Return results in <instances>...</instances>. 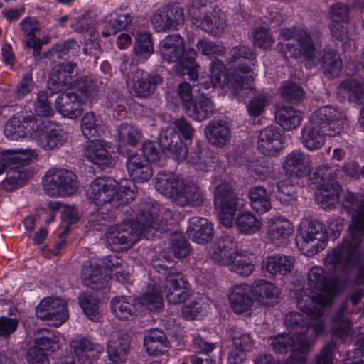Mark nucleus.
<instances>
[{"mask_svg":"<svg viewBox=\"0 0 364 364\" xmlns=\"http://www.w3.org/2000/svg\"><path fill=\"white\" fill-rule=\"evenodd\" d=\"M281 97L287 102L298 104L302 102L304 91L296 82H287L282 86Z\"/></svg>","mask_w":364,"mask_h":364,"instance_id":"nucleus-63","label":"nucleus"},{"mask_svg":"<svg viewBox=\"0 0 364 364\" xmlns=\"http://www.w3.org/2000/svg\"><path fill=\"white\" fill-rule=\"evenodd\" d=\"M338 277L334 274V277H328L326 272L321 267H311L307 274L308 284L317 290L334 294L338 290Z\"/></svg>","mask_w":364,"mask_h":364,"instance_id":"nucleus-26","label":"nucleus"},{"mask_svg":"<svg viewBox=\"0 0 364 364\" xmlns=\"http://www.w3.org/2000/svg\"><path fill=\"white\" fill-rule=\"evenodd\" d=\"M293 298L298 309L306 316L299 312H289L285 316V326L290 334L310 339L306 336L309 329L308 316L312 320L321 318L323 314V309L327 305V300L318 293H312L309 296L303 289L294 291Z\"/></svg>","mask_w":364,"mask_h":364,"instance_id":"nucleus-2","label":"nucleus"},{"mask_svg":"<svg viewBox=\"0 0 364 364\" xmlns=\"http://www.w3.org/2000/svg\"><path fill=\"white\" fill-rule=\"evenodd\" d=\"M136 192V186L132 181H125L118 188L114 181L98 178L89 185L86 195L97 205L109 203L118 208L134 200Z\"/></svg>","mask_w":364,"mask_h":364,"instance_id":"nucleus-4","label":"nucleus"},{"mask_svg":"<svg viewBox=\"0 0 364 364\" xmlns=\"http://www.w3.org/2000/svg\"><path fill=\"white\" fill-rule=\"evenodd\" d=\"M36 315L48 322L49 326H60L68 318V310L65 301L58 298H46L36 307Z\"/></svg>","mask_w":364,"mask_h":364,"instance_id":"nucleus-15","label":"nucleus"},{"mask_svg":"<svg viewBox=\"0 0 364 364\" xmlns=\"http://www.w3.org/2000/svg\"><path fill=\"white\" fill-rule=\"evenodd\" d=\"M136 300L137 306H144L151 311H159L164 306L162 296L159 293V287L156 285Z\"/></svg>","mask_w":364,"mask_h":364,"instance_id":"nucleus-56","label":"nucleus"},{"mask_svg":"<svg viewBox=\"0 0 364 364\" xmlns=\"http://www.w3.org/2000/svg\"><path fill=\"white\" fill-rule=\"evenodd\" d=\"M82 132L89 139H96L102 133V120L93 112L85 113L81 119Z\"/></svg>","mask_w":364,"mask_h":364,"instance_id":"nucleus-50","label":"nucleus"},{"mask_svg":"<svg viewBox=\"0 0 364 364\" xmlns=\"http://www.w3.org/2000/svg\"><path fill=\"white\" fill-rule=\"evenodd\" d=\"M38 129L33 136L37 144L45 150H51L63 145L64 138L62 129L50 121L38 122Z\"/></svg>","mask_w":364,"mask_h":364,"instance_id":"nucleus-20","label":"nucleus"},{"mask_svg":"<svg viewBox=\"0 0 364 364\" xmlns=\"http://www.w3.org/2000/svg\"><path fill=\"white\" fill-rule=\"evenodd\" d=\"M235 69V72L228 73V81L226 85L230 90L232 95L240 101L247 97L252 89L251 80L250 79L245 80V77L237 73Z\"/></svg>","mask_w":364,"mask_h":364,"instance_id":"nucleus-46","label":"nucleus"},{"mask_svg":"<svg viewBox=\"0 0 364 364\" xmlns=\"http://www.w3.org/2000/svg\"><path fill=\"white\" fill-rule=\"evenodd\" d=\"M84 156L90 162L100 165L108 166L112 164V157L105 146L96 139H92L87 144Z\"/></svg>","mask_w":364,"mask_h":364,"instance_id":"nucleus-48","label":"nucleus"},{"mask_svg":"<svg viewBox=\"0 0 364 364\" xmlns=\"http://www.w3.org/2000/svg\"><path fill=\"white\" fill-rule=\"evenodd\" d=\"M162 83L163 78L160 75L136 69L132 73L128 85L133 96L148 98L155 92L157 86Z\"/></svg>","mask_w":364,"mask_h":364,"instance_id":"nucleus-16","label":"nucleus"},{"mask_svg":"<svg viewBox=\"0 0 364 364\" xmlns=\"http://www.w3.org/2000/svg\"><path fill=\"white\" fill-rule=\"evenodd\" d=\"M127 171L132 178V182L144 183L149 181L153 176L151 165L146 157H141L138 151L130 154L127 159Z\"/></svg>","mask_w":364,"mask_h":364,"instance_id":"nucleus-28","label":"nucleus"},{"mask_svg":"<svg viewBox=\"0 0 364 364\" xmlns=\"http://www.w3.org/2000/svg\"><path fill=\"white\" fill-rule=\"evenodd\" d=\"M296 43L295 45L286 44L290 55L296 58H303L308 67L318 62L316 55L321 48L320 32L311 33L307 29L304 28L296 35Z\"/></svg>","mask_w":364,"mask_h":364,"instance_id":"nucleus-12","label":"nucleus"},{"mask_svg":"<svg viewBox=\"0 0 364 364\" xmlns=\"http://www.w3.org/2000/svg\"><path fill=\"white\" fill-rule=\"evenodd\" d=\"M117 138L120 147L127 145L136 146L142 138V133L137 127L127 123H122L117 127Z\"/></svg>","mask_w":364,"mask_h":364,"instance_id":"nucleus-51","label":"nucleus"},{"mask_svg":"<svg viewBox=\"0 0 364 364\" xmlns=\"http://www.w3.org/2000/svg\"><path fill=\"white\" fill-rule=\"evenodd\" d=\"M234 242L231 237H222L212 246L210 255L215 263L221 265H230L234 262L235 251Z\"/></svg>","mask_w":364,"mask_h":364,"instance_id":"nucleus-34","label":"nucleus"},{"mask_svg":"<svg viewBox=\"0 0 364 364\" xmlns=\"http://www.w3.org/2000/svg\"><path fill=\"white\" fill-rule=\"evenodd\" d=\"M275 119L284 129L293 130L300 125L302 117L301 113L293 107L282 106L276 109Z\"/></svg>","mask_w":364,"mask_h":364,"instance_id":"nucleus-47","label":"nucleus"},{"mask_svg":"<svg viewBox=\"0 0 364 364\" xmlns=\"http://www.w3.org/2000/svg\"><path fill=\"white\" fill-rule=\"evenodd\" d=\"M269 345L278 353L291 351L286 364H304L311 345V339L296 337L290 333H281L269 338Z\"/></svg>","mask_w":364,"mask_h":364,"instance_id":"nucleus-7","label":"nucleus"},{"mask_svg":"<svg viewBox=\"0 0 364 364\" xmlns=\"http://www.w3.org/2000/svg\"><path fill=\"white\" fill-rule=\"evenodd\" d=\"M294 258L282 254H274L267 257L262 261V268L273 277L284 276L291 271Z\"/></svg>","mask_w":364,"mask_h":364,"instance_id":"nucleus-35","label":"nucleus"},{"mask_svg":"<svg viewBox=\"0 0 364 364\" xmlns=\"http://www.w3.org/2000/svg\"><path fill=\"white\" fill-rule=\"evenodd\" d=\"M343 206L348 213L353 215L350 225L364 228V194L345 193Z\"/></svg>","mask_w":364,"mask_h":364,"instance_id":"nucleus-37","label":"nucleus"},{"mask_svg":"<svg viewBox=\"0 0 364 364\" xmlns=\"http://www.w3.org/2000/svg\"><path fill=\"white\" fill-rule=\"evenodd\" d=\"M78 299L80 306L87 317L93 321H99L101 314L99 310L98 299L87 293L81 294Z\"/></svg>","mask_w":364,"mask_h":364,"instance_id":"nucleus-59","label":"nucleus"},{"mask_svg":"<svg viewBox=\"0 0 364 364\" xmlns=\"http://www.w3.org/2000/svg\"><path fill=\"white\" fill-rule=\"evenodd\" d=\"M252 294V287L247 284L232 287L228 299L232 311L238 314L247 311L253 304Z\"/></svg>","mask_w":364,"mask_h":364,"instance_id":"nucleus-29","label":"nucleus"},{"mask_svg":"<svg viewBox=\"0 0 364 364\" xmlns=\"http://www.w3.org/2000/svg\"><path fill=\"white\" fill-rule=\"evenodd\" d=\"M190 284L179 273L168 272L166 277L164 291L169 304L184 302L190 296Z\"/></svg>","mask_w":364,"mask_h":364,"instance_id":"nucleus-21","label":"nucleus"},{"mask_svg":"<svg viewBox=\"0 0 364 364\" xmlns=\"http://www.w3.org/2000/svg\"><path fill=\"white\" fill-rule=\"evenodd\" d=\"M81 278L84 284L93 290L105 288L108 282V277L102 276L100 265L91 261L84 262Z\"/></svg>","mask_w":364,"mask_h":364,"instance_id":"nucleus-36","label":"nucleus"},{"mask_svg":"<svg viewBox=\"0 0 364 364\" xmlns=\"http://www.w3.org/2000/svg\"><path fill=\"white\" fill-rule=\"evenodd\" d=\"M311 163L309 155L294 150L284 157L282 168L290 178H303L311 172Z\"/></svg>","mask_w":364,"mask_h":364,"instance_id":"nucleus-19","label":"nucleus"},{"mask_svg":"<svg viewBox=\"0 0 364 364\" xmlns=\"http://www.w3.org/2000/svg\"><path fill=\"white\" fill-rule=\"evenodd\" d=\"M107 18H108L109 16ZM132 20V17L129 14L117 15L114 18L112 14H110L109 19L102 31V36L107 38L116 34L118 31L126 28Z\"/></svg>","mask_w":364,"mask_h":364,"instance_id":"nucleus-58","label":"nucleus"},{"mask_svg":"<svg viewBox=\"0 0 364 364\" xmlns=\"http://www.w3.org/2000/svg\"><path fill=\"white\" fill-rule=\"evenodd\" d=\"M139 211V222L145 228L146 239L148 240L153 237L156 231L164 230L173 215L170 209L161 207L153 200L142 202Z\"/></svg>","mask_w":364,"mask_h":364,"instance_id":"nucleus-9","label":"nucleus"},{"mask_svg":"<svg viewBox=\"0 0 364 364\" xmlns=\"http://www.w3.org/2000/svg\"><path fill=\"white\" fill-rule=\"evenodd\" d=\"M75 358L80 364H92V360L103 352V347L89 338L78 336L70 341Z\"/></svg>","mask_w":364,"mask_h":364,"instance_id":"nucleus-23","label":"nucleus"},{"mask_svg":"<svg viewBox=\"0 0 364 364\" xmlns=\"http://www.w3.org/2000/svg\"><path fill=\"white\" fill-rule=\"evenodd\" d=\"M43 185L50 196H70L78 188L77 176L66 169H51L46 173Z\"/></svg>","mask_w":364,"mask_h":364,"instance_id":"nucleus-11","label":"nucleus"},{"mask_svg":"<svg viewBox=\"0 0 364 364\" xmlns=\"http://www.w3.org/2000/svg\"><path fill=\"white\" fill-rule=\"evenodd\" d=\"M159 143L162 151L164 153L168 151L173 160L183 161L186 159L188 154L187 147L175 129L168 127L162 130L159 136Z\"/></svg>","mask_w":364,"mask_h":364,"instance_id":"nucleus-22","label":"nucleus"},{"mask_svg":"<svg viewBox=\"0 0 364 364\" xmlns=\"http://www.w3.org/2000/svg\"><path fill=\"white\" fill-rule=\"evenodd\" d=\"M294 232L290 221L283 216L271 218L268 222L267 237L277 247L284 246Z\"/></svg>","mask_w":364,"mask_h":364,"instance_id":"nucleus-24","label":"nucleus"},{"mask_svg":"<svg viewBox=\"0 0 364 364\" xmlns=\"http://www.w3.org/2000/svg\"><path fill=\"white\" fill-rule=\"evenodd\" d=\"M144 346L150 355L158 356L166 354L169 349V341L166 334L159 329H151L145 335Z\"/></svg>","mask_w":364,"mask_h":364,"instance_id":"nucleus-40","label":"nucleus"},{"mask_svg":"<svg viewBox=\"0 0 364 364\" xmlns=\"http://www.w3.org/2000/svg\"><path fill=\"white\" fill-rule=\"evenodd\" d=\"M186 114L197 122L210 118L215 112V105L208 93L202 92L194 97L193 101L186 109Z\"/></svg>","mask_w":364,"mask_h":364,"instance_id":"nucleus-27","label":"nucleus"},{"mask_svg":"<svg viewBox=\"0 0 364 364\" xmlns=\"http://www.w3.org/2000/svg\"><path fill=\"white\" fill-rule=\"evenodd\" d=\"M349 239L333 248L325 258V265L329 272L338 277L347 276L354 268L356 273L353 283L364 286V254L359 247L364 238V228L350 225Z\"/></svg>","mask_w":364,"mask_h":364,"instance_id":"nucleus-1","label":"nucleus"},{"mask_svg":"<svg viewBox=\"0 0 364 364\" xmlns=\"http://www.w3.org/2000/svg\"><path fill=\"white\" fill-rule=\"evenodd\" d=\"M188 234L196 243H208L213 239V225L204 218L193 217L189 220Z\"/></svg>","mask_w":364,"mask_h":364,"instance_id":"nucleus-30","label":"nucleus"},{"mask_svg":"<svg viewBox=\"0 0 364 364\" xmlns=\"http://www.w3.org/2000/svg\"><path fill=\"white\" fill-rule=\"evenodd\" d=\"M210 143L217 147H223L230 139V128L226 121L214 119L205 128Z\"/></svg>","mask_w":364,"mask_h":364,"instance_id":"nucleus-39","label":"nucleus"},{"mask_svg":"<svg viewBox=\"0 0 364 364\" xmlns=\"http://www.w3.org/2000/svg\"><path fill=\"white\" fill-rule=\"evenodd\" d=\"M129 352V341L127 335L118 334L108 341L109 358L114 363L124 362Z\"/></svg>","mask_w":364,"mask_h":364,"instance_id":"nucleus-43","label":"nucleus"},{"mask_svg":"<svg viewBox=\"0 0 364 364\" xmlns=\"http://www.w3.org/2000/svg\"><path fill=\"white\" fill-rule=\"evenodd\" d=\"M318 60L315 64H311L309 68L321 65L324 75L327 77H334L341 73L343 63L340 55L331 48H324L322 54L316 55Z\"/></svg>","mask_w":364,"mask_h":364,"instance_id":"nucleus-33","label":"nucleus"},{"mask_svg":"<svg viewBox=\"0 0 364 364\" xmlns=\"http://www.w3.org/2000/svg\"><path fill=\"white\" fill-rule=\"evenodd\" d=\"M208 0H193L188 6V17L197 27L203 23V16L209 13Z\"/></svg>","mask_w":364,"mask_h":364,"instance_id":"nucleus-61","label":"nucleus"},{"mask_svg":"<svg viewBox=\"0 0 364 364\" xmlns=\"http://www.w3.org/2000/svg\"><path fill=\"white\" fill-rule=\"evenodd\" d=\"M76 63L65 61L55 66L51 70L48 87L53 94L71 88L75 84L77 73Z\"/></svg>","mask_w":364,"mask_h":364,"instance_id":"nucleus-17","label":"nucleus"},{"mask_svg":"<svg viewBox=\"0 0 364 364\" xmlns=\"http://www.w3.org/2000/svg\"><path fill=\"white\" fill-rule=\"evenodd\" d=\"M36 346L40 348L48 353H52L59 348L58 341L55 334L48 331L43 330L35 338Z\"/></svg>","mask_w":364,"mask_h":364,"instance_id":"nucleus-62","label":"nucleus"},{"mask_svg":"<svg viewBox=\"0 0 364 364\" xmlns=\"http://www.w3.org/2000/svg\"><path fill=\"white\" fill-rule=\"evenodd\" d=\"M141 157H146L148 163H154L161 166L165 164V153L160 147L159 143L148 141L143 144L141 151Z\"/></svg>","mask_w":364,"mask_h":364,"instance_id":"nucleus-55","label":"nucleus"},{"mask_svg":"<svg viewBox=\"0 0 364 364\" xmlns=\"http://www.w3.org/2000/svg\"><path fill=\"white\" fill-rule=\"evenodd\" d=\"M142 236L146 238V230L139 224L136 214V220H124L112 227L106 234V240L112 249L118 251L130 248Z\"/></svg>","mask_w":364,"mask_h":364,"instance_id":"nucleus-8","label":"nucleus"},{"mask_svg":"<svg viewBox=\"0 0 364 364\" xmlns=\"http://www.w3.org/2000/svg\"><path fill=\"white\" fill-rule=\"evenodd\" d=\"M214 204L222 223L226 227L232 226L233 216L240 205V199L236 196L230 183L224 182L215 187Z\"/></svg>","mask_w":364,"mask_h":364,"instance_id":"nucleus-13","label":"nucleus"},{"mask_svg":"<svg viewBox=\"0 0 364 364\" xmlns=\"http://www.w3.org/2000/svg\"><path fill=\"white\" fill-rule=\"evenodd\" d=\"M241 59L245 60V62L239 63L235 69L243 74L250 73L252 71L251 65L255 66V57L249 47L237 46L232 48L230 51V62H236Z\"/></svg>","mask_w":364,"mask_h":364,"instance_id":"nucleus-49","label":"nucleus"},{"mask_svg":"<svg viewBox=\"0 0 364 364\" xmlns=\"http://www.w3.org/2000/svg\"><path fill=\"white\" fill-rule=\"evenodd\" d=\"M159 53L162 59L168 63H176V72L191 77L197 75V68L193 50H190L186 58L183 38L178 34H171L165 37L159 43Z\"/></svg>","mask_w":364,"mask_h":364,"instance_id":"nucleus-5","label":"nucleus"},{"mask_svg":"<svg viewBox=\"0 0 364 364\" xmlns=\"http://www.w3.org/2000/svg\"><path fill=\"white\" fill-rule=\"evenodd\" d=\"M346 310L347 303L344 302L333 317V337L342 341L349 336L351 328L349 318L344 316Z\"/></svg>","mask_w":364,"mask_h":364,"instance_id":"nucleus-52","label":"nucleus"},{"mask_svg":"<svg viewBox=\"0 0 364 364\" xmlns=\"http://www.w3.org/2000/svg\"><path fill=\"white\" fill-rule=\"evenodd\" d=\"M183 9L178 6L166 5L156 9L153 14L151 21L157 32H164L171 29H177L184 22Z\"/></svg>","mask_w":364,"mask_h":364,"instance_id":"nucleus-18","label":"nucleus"},{"mask_svg":"<svg viewBox=\"0 0 364 364\" xmlns=\"http://www.w3.org/2000/svg\"><path fill=\"white\" fill-rule=\"evenodd\" d=\"M296 243L303 253L311 257L323 250L328 240L325 225L317 219L304 220L300 225Z\"/></svg>","mask_w":364,"mask_h":364,"instance_id":"nucleus-6","label":"nucleus"},{"mask_svg":"<svg viewBox=\"0 0 364 364\" xmlns=\"http://www.w3.org/2000/svg\"><path fill=\"white\" fill-rule=\"evenodd\" d=\"M248 198L251 208L259 213H264L272 208L270 197L262 186L250 187Z\"/></svg>","mask_w":364,"mask_h":364,"instance_id":"nucleus-45","label":"nucleus"},{"mask_svg":"<svg viewBox=\"0 0 364 364\" xmlns=\"http://www.w3.org/2000/svg\"><path fill=\"white\" fill-rule=\"evenodd\" d=\"M55 107L63 117L76 119L82 113L79 97L75 92H63L55 100Z\"/></svg>","mask_w":364,"mask_h":364,"instance_id":"nucleus-32","label":"nucleus"},{"mask_svg":"<svg viewBox=\"0 0 364 364\" xmlns=\"http://www.w3.org/2000/svg\"><path fill=\"white\" fill-rule=\"evenodd\" d=\"M252 295L259 301L262 303H269V300H274L277 299V289L272 284L264 282V280H259L255 282L252 286Z\"/></svg>","mask_w":364,"mask_h":364,"instance_id":"nucleus-57","label":"nucleus"},{"mask_svg":"<svg viewBox=\"0 0 364 364\" xmlns=\"http://www.w3.org/2000/svg\"><path fill=\"white\" fill-rule=\"evenodd\" d=\"M326 134V131L309 120L302 129L301 143L310 151L318 150L323 146Z\"/></svg>","mask_w":364,"mask_h":364,"instance_id":"nucleus-41","label":"nucleus"},{"mask_svg":"<svg viewBox=\"0 0 364 364\" xmlns=\"http://www.w3.org/2000/svg\"><path fill=\"white\" fill-rule=\"evenodd\" d=\"M341 175V171L338 165L326 164H323L314 172L313 176L316 181L315 183L320 190H327L334 183H338L336 178Z\"/></svg>","mask_w":364,"mask_h":364,"instance_id":"nucleus-42","label":"nucleus"},{"mask_svg":"<svg viewBox=\"0 0 364 364\" xmlns=\"http://www.w3.org/2000/svg\"><path fill=\"white\" fill-rule=\"evenodd\" d=\"M282 132L275 126H268L258 134V149L264 155L276 156L282 144Z\"/></svg>","mask_w":364,"mask_h":364,"instance_id":"nucleus-25","label":"nucleus"},{"mask_svg":"<svg viewBox=\"0 0 364 364\" xmlns=\"http://www.w3.org/2000/svg\"><path fill=\"white\" fill-rule=\"evenodd\" d=\"M309 120L331 136L340 135L349 127L346 113L332 105H326L316 109L311 114Z\"/></svg>","mask_w":364,"mask_h":364,"instance_id":"nucleus-10","label":"nucleus"},{"mask_svg":"<svg viewBox=\"0 0 364 364\" xmlns=\"http://www.w3.org/2000/svg\"><path fill=\"white\" fill-rule=\"evenodd\" d=\"M229 337L232 340V346L249 351L253 344L250 333L241 328L232 327L229 331Z\"/></svg>","mask_w":364,"mask_h":364,"instance_id":"nucleus-64","label":"nucleus"},{"mask_svg":"<svg viewBox=\"0 0 364 364\" xmlns=\"http://www.w3.org/2000/svg\"><path fill=\"white\" fill-rule=\"evenodd\" d=\"M38 119L33 114L18 113L5 124L4 134L7 139L18 141L25 137L33 139L38 129Z\"/></svg>","mask_w":364,"mask_h":364,"instance_id":"nucleus-14","label":"nucleus"},{"mask_svg":"<svg viewBox=\"0 0 364 364\" xmlns=\"http://www.w3.org/2000/svg\"><path fill=\"white\" fill-rule=\"evenodd\" d=\"M210 9L209 13L203 16V23L199 25L204 31L213 35L220 33L226 25L225 14L218 8Z\"/></svg>","mask_w":364,"mask_h":364,"instance_id":"nucleus-44","label":"nucleus"},{"mask_svg":"<svg viewBox=\"0 0 364 364\" xmlns=\"http://www.w3.org/2000/svg\"><path fill=\"white\" fill-rule=\"evenodd\" d=\"M276 198L283 205H293L296 200V191L294 185L288 181H281L277 183Z\"/></svg>","mask_w":364,"mask_h":364,"instance_id":"nucleus-60","label":"nucleus"},{"mask_svg":"<svg viewBox=\"0 0 364 364\" xmlns=\"http://www.w3.org/2000/svg\"><path fill=\"white\" fill-rule=\"evenodd\" d=\"M154 182L157 191L180 206H201L203 204L201 188L174 174L161 172L154 178Z\"/></svg>","mask_w":364,"mask_h":364,"instance_id":"nucleus-3","label":"nucleus"},{"mask_svg":"<svg viewBox=\"0 0 364 364\" xmlns=\"http://www.w3.org/2000/svg\"><path fill=\"white\" fill-rule=\"evenodd\" d=\"M337 95L341 100L361 104L364 100V80L362 78H348L340 82Z\"/></svg>","mask_w":364,"mask_h":364,"instance_id":"nucleus-31","label":"nucleus"},{"mask_svg":"<svg viewBox=\"0 0 364 364\" xmlns=\"http://www.w3.org/2000/svg\"><path fill=\"white\" fill-rule=\"evenodd\" d=\"M112 314L119 320H132L138 313L136 299L116 296L110 301Z\"/></svg>","mask_w":364,"mask_h":364,"instance_id":"nucleus-38","label":"nucleus"},{"mask_svg":"<svg viewBox=\"0 0 364 364\" xmlns=\"http://www.w3.org/2000/svg\"><path fill=\"white\" fill-rule=\"evenodd\" d=\"M154 43L150 33L138 34L134 46V53L139 60H146L154 53Z\"/></svg>","mask_w":364,"mask_h":364,"instance_id":"nucleus-54","label":"nucleus"},{"mask_svg":"<svg viewBox=\"0 0 364 364\" xmlns=\"http://www.w3.org/2000/svg\"><path fill=\"white\" fill-rule=\"evenodd\" d=\"M235 225L240 233L252 235L261 230L262 223L253 213L243 212L237 215Z\"/></svg>","mask_w":364,"mask_h":364,"instance_id":"nucleus-53","label":"nucleus"}]
</instances>
